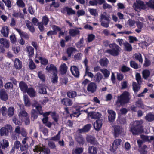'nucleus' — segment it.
<instances>
[{"instance_id":"f257e3e1","label":"nucleus","mask_w":154,"mask_h":154,"mask_svg":"<svg viewBox=\"0 0 154 154\" xmlns=\"http://www.w3.org/2000/svg\"><path fill=\"white\" fill-rule=\"evenodd\" d=\"M143 122L141 121H136L130 127L129 131L134 135H137L143 132Z\"/></svg>"},{"instance_id":"f03ea898","label":"nucleus","mask_w":154,"mask_h":154,"mask_svg":"<svg viewBox=\"0 0 154 154\" xmlns=\"http://www.w3.org/2000/svg\"><path fill=\"white\" fill-rule=\"evenodd\" d=\"M130 93L128 91H125L119 96L118 97L116 103H119L121 105H124L129 102Z\"/></svg>"},{"instance_id":"7ed1b4c3","label":"nucleus","mask_w":154,"mask_h":154,"mask_svg":"<svg viewBox=\"0 0 154 154\" xmlns=\"http://www.w3.org/2000/svg\"><path fill=\"white\" fill-rule=\"evenodd\" d=\"M109 48L110 49L105 50V53L113 56H117L119 55L121 48L116 44L115 43L110 44Z\"/></svg>"},{"instance_id":"20e7f679","label":"nucleus","mask_w":154,"mask_h":154,"mask_svg":"<svg viewBox=\"0 0 154 154\" xmlns=\"http://www.w3.org/2000/svg\"><path fill=\"white\" fill-rule=\"evenodd\" d=\"M46 69L49 72L53 73L52 82L53 83H57V67L53 64H51L47 66Z\"/></svg>"},{"instance_id":"39448f33","label":"nucleus","mask_w":154,"mask_h":154,"mask_svg":"<svg viewBox=\"0 0 154 154\" xmlns=\"http://www.w3.org/2000/svg\"><path fill=\"white\" fill-rule=\"evenodd\" d=\"M33 151L37 153L39 152H43L44 154H49L50 153V149L43 144L35 146L34 148L33 149Z\"/></svg>"},{"instance_id":"423d86ee","label":"nucleus","mask_w":154,"mask_h":154,"mask_svg":"<svg viewBox=\"0 0 154 154\" xmlns=\"http://www.w3.org/2000/svg\"><path fill=\"white\" fill-rule=\"evenodd\" d=\"M110 18L109 16H106L105 15L101 14L100 20L101 26L106 28H108L110 23Z\"/></svg>"},{"instance_id":"0eeeda50","label":"nucleus","mask_w":154,"mask_h":154,"mask_svg":"<svg viewBox=\"0 0 154 154\" xmlns=\"http://www.w3.org/2000/svg\"><path fill=\"white\" fill-rule=\"evenodd\" d=\"M114 129L113 135L115 138L118 137L124 133L123 128L121 126L115 125L113 126Z\"/></svg>"},{"instance_id":"6e6552de","label":"nucleus","mask_w":154,"mask_h":154,"mask_svg":"<svg viewBox=\"0 0 154 154\" xmlns=\"http://www.w3.org/2000/svg\"><path fill=\"white\" fill-rule=\"evenodd\" d=\"M133 7L135 10L140 9L144 10L146 8L144 2L141 1H137L136 3H134Z\"/></svg>"},{"instance_id":"1a4fd4ad","label":"nucleus","mask_w":154,"mask_h":154,"mask_svg":"<svg viewBox=\"0 0 154 154\" xmlns=\"http://www.w3.org/2000/svg\"><path fill=\"white\" fill-rule=\"evenodd\" d=\"M122 140L120 139H116L112 143L110 150L111 152H114L118 148V146L120 144Z\"/></svg>"},{"instance_id":"9d476101","label":"nucleus","mask_w":154,"mask_h":154,"mask_svg":"<svg viewBox=\"0 0 154 154\" xmlns=\"http://www.w3.org/2000/svg\"><path fill=\"white\" fill-rule=\"evenodd\" d=\"M88 116L91 119H99L101 117L102 114L98 112L91 111L88 112Z\"/></svg>"},{"instance_id":"9b49d317","label":"nucleus","mask_w":154,"mask_h":154,"mask_svg":"<svg viewBox=\"0 0 154 154\" xmlns=\"http://www.w3.org/2000/svg\"><path fill=\"white\" fill-rule=\"evenodd\" d=\"M70 70L72 75L75 77L78 78L79 76V71L78 68L75 66H72Z\"/></svg>"},{"instance_id":"f8f14e48","label":"nucleus","mask_w":154,"mask_h":154,"mask_svg":"<svg viewBox=\"0 0 154 154\" xmlns=\"http://www.w3.org/2000/svg\"><path fill=\"white\" fill-rule=\"evenodd\" d=\"M87 141L93 145H96L98 144V142L96 140V138L94 136L87 135L86 137Z\"/></svg>"},{"instance_id":"ddd939ff","label":"nucleus","mask_w":154,"mask_h":154,"mask_svg":"<svg viewBox=\"0 0 154 154\" xmlns=\"http://www.w3.org/2000/svg\"><path fill=\"white\" fill-rule=\"evenodd\" d=\"M103 121L102 119H97L94 125V127L95 130L98 131L101 128Z\"/></svg>"},{"instance_id":"4468645a","label":"nucleus","mask_w":154,"mask_h":154,"mask_svg":"<svg viewBox=\"0 0 154 154\" xmlns=\"http://www.w3.org/2000/svg\"><path fill=\"white\" fill-rule=\"evenodd\" d=\"M97 86L96 84L94 82H91L88 85L87 90L91 93H94L96 91Z\"/></svg>"},{"instance_id":"2eb2a0df","label":"nucleus","mask_w":154,"mask_h":154,"mask_svg":"<svg viewBox=\"0 0 154 154\" xmlns=\"http://www.w3.org/2000/svg\"><path fill=\"white\" fill-rule=\"evenodd\" d=\"M68 67L65 63L62 64L59 67L60 75H64L66 74L67 71Z\"/></svg>"},{"instance_id":"dca6fc26","label":"nucleus","mask_w":154,"mask_h":154,"mask_svg":"<svg viewBox=\"0 0 154 154\" xmlns=\"http://www.w3.org/2000/svg\"><path fill=\"white\" fill-rule=\"evenodd\" d=\"M19 106L20 110L19 113V116L20 117H23L24 118L27 117L28 116V114L25 111L23 105H20Z\"/></svg>"},{"instance_id":"f3484780","label":"nucleus","mask_w":154,"mask_h":154,"mask_svg":"<svg viewBox=\"0 0 154 154\" xmlns=\"http://www.w3.org/2000/svg\"><path fill=\"white\" fill-rule=\"evenodd\" d=\"M91 127V125L90 124H88L85 125L83 128L79 129L78 131L80 133L88 132L90 130Z\"/></svg>"},{"instance_id":"a211bd4d","label":"nucleus","mask_w":154,"mask_h":154,"mask_svg":"<svg viewBox=\"0 0 154 154\" xmlns=\"http://www.w3.org/2000/svg\"><path fill=\"white\" fill-rule=\"evenodd\" d=\"M66 12H67L68 15H70L72 14H75V12L72 8L69 7L68 6L65 7L63 8L62 12L64 13Z\"/></svg>"},{"instance_id":"6ab92c4d","label":"nucleus","mask_w":154,"mask_h":154,"mask_svg":"<svg viewBox=\"0 0 154 154\" xmlns=\"http://www.w3.org/2000/svg\"><path fill=\"white\" fill-rule=\"evenodd\" d=\"M108 113L109 114L108 119L109 121L113 122L116 118V113L112 110H108Z\"/></svg>"},{"instance_id":"aec40b11","label":"nucleus","mask_w":154,"mask_h":154,"mask_svg":"<svg viewBox=\"0 0 154 154\" xmlns=\"http://www.w3.org/2000/svg\"><path fill=\"white\" fill-rule=\"evenodd\" d=\"M69 81L68 78L66 76H62L60 78V85H66Z\"/></svg>"},{"instance_id":"412c9836","label":"nucleus","mask_w":154,"mask_h":154,"mask_svg":"<svg viewBox=\"0 0 154 154\" xmlns=\"http://www.w3.org/2000/svg\"><path fill=\"white\" fill-rule=\"evenodd\" d=\"M25 23L27 28L32 33H34L35 32V29L33 26L32 23L28 20L25 21Z\"/></svg>"},{"instance_id":"4be33fe9","label":"nucleus","mask_w":154,"mask_h":154,"mask_svg":"<svg viewBox=\"0 0 154 154\" xmlns=\"http://www.w3.org/2000/svg\"><path fill=\"white\" fill-rule=\"evenodd\" d=\"M0 98L4 101H6L8 99V96L6 91L4 89L0 90Z\"/></svg>"},{"instance_id":"5701e85b","label":"nucleus","mask_w":154,"mask_h":154,"mask_svg":"<svg viewBox=\"0 0 154 154\" xmlns=\"http://www.w3.org/2000/svg\"><path fill=\"white\" fill-rule=\"evenodd\" d=\"M69 33L70 36L74 37L80 34V31L78 29H70L69 30Z\"/></svg>"},{"instance_id":"b1692460","label":"nucleus","mask_w":154,"mask_h":154,"mask_svg":"<svg viewBox=\"0 0 154 154\" xmlns=\"http://www.w3.org/2000/svg\"><path fill=\"white\" fill-rule=\"evenodd\" d=\"M132 89L135 93L138 92L140 88V85H139L135 82H133L132 84Z\"/></svg>"},{"instance_id":"393cba45","label":"nucleus","mask_w":154,"mask_h":154,"mask_svg":"<svg viewBox=\"0 0 154 154\" xmlns=\"http://www.w3.org/2000/svg\"><path fill=\"white\" fill-rule=\"evenodd\" d=\"M61 102L65 106H71L72 104V100L68 98H66L62 99L61 100Z\"/></svg>"},{"instance_id":"a878e982","label":"nucleus","mask_w":154,"mask_h":154,"mask_svg":"<svg viewBox=\"0 0 154 154\" xmlns=\"http://www.w3.org/2000/svg\"><path fill=\"white\" fill-rule=\"evenodd\" d=\"M141 138L144 141L148 142H150L151 141L154 140V137L153 136H149L145 135H142L141 136Z\"/></svg>"},{"instance_id":"bb28decb","label":"nucleus","mask_w":154,"mask_h":154,"mask_svg":"<svg viewBox=\"0 0 154 154\" xmlns=\"http://www.w3.org/2000/svg\"><path fill=\"white\" fill-rule=\"evenodd\" d=\"M123 45L125 50L127 51L130 52L132 50L133 48L131 45L127 41L123 43Z\"/></svg>"},{"instance_id":"cd10ccee","label":"nucleus","mask_w":154,"mask_h":154,"mask_svg":"<svg viewBox=\"0 0 154 154\" xmlns=\"http://www.w3.org/2000/svg\"><path fill=\"white\" fill-rule=\"evenodd\" d=\"M136 26L138 29L135 30V31L137 33H140L141 31L143 26V23L139 21H136Z\"/></svg>"},{"instance_id":"c85d7f7f","label":"nucleus","mask_w":154,"mask_h":154,"mask_svg":"<svg viewBox=\"0 0 154 154\" xmlns=\"http://www.w3.org/2000/svg\"><path fill=\"white\" fill-rule=\"evenodd\" d=\"M1 32L4 36L8 37L9 32V29L8 27L6 26L3 27L1 30Z\"/></svg>"},{"instance_id":"c756f323","label":"nucleus","mask_w":154,"mask_h":154,"mask_svg":"<svg viewBox=\"0 0 154 154\" xmlns=\"http://www.w3.org/2000/svg\"><path fill=\"white\" fill-rule=\"evenodd\" d=\"M19 87L23 92H26L28 89V86L23 81L20 82L19 83Z\"/></svg>"},{"instance_id":"7c9ffc66","label":"nucleus","mask_w":154,"mask_h":154,"mask_svg":"<svg viewBox=\"0 0 154 154\" xmlns=\"http://www.w3.org/2000/svg\"><path fill=\"white\" fill-rule=\"evenodd\" d=\"M109 62V60L106 58L101 59L99 61V63L102 67L107 66Z\"/></svg>"},{"instance_id":"2f4dec72","label":"nucleus","mask_w":154,"mask_h":154,"mask_svg":"<svg viewBox=\"0 0 154 154\" xmlns=\"http://www.w3.org/2000/svg\"><path fill=\"white\" fill-rule=\"evenodd\" d=\"M142 76L145 80H147L150 75V72L148 69H145L142 72Z\"/></svg>"},{"instance_id":"473e14b6","label":"nucleus","mask_w":154,"mask_h":154,"mask_svg":"<svg viewBox=\"0 0 154 154\" xmlns=\"http://www.w3.org/2000/svg\"><path fill=\"white\" fill-rule=\"evenodd\" d=\"M26 51L28 52V55L30 57H32L34 54V49L31 46L26 47Z\"/></svg>"},{"instance_id":"72a5a7b5","label":"nucleus","mask_w":154,"mask_h":154,"mask_svg":"<svg viewBox=\"0 0 154 154\" xmlns=\"http://www.w3.org/2000/svg\"><path fill=\"white\" fill-rule=\"evenodd\" d=\"M0 43L3 44L6 48H8L9 47V42L6 39L1 38L0 39Z\"/></svg>"},{"instance_id":"f704fd0d","label":"nucleus","mask_w":154,"mask_h":154,"mask_svg":"<svg viewBox=\"0 0 154 154\" xmlns=\"http://www.w3.org/2000/svg\"><path fill=\"white\" fill-rule=\"evenodd\" d=\"M145 118L146 120L148 122L152 121L154 120V114L151 112L149 113L146 116Z\"/></svg>"},{"instance_id":"c9c22d12","label":"nucleus","mask_w":154,"mask_h":154,"mask_svg":"<svg viewBox=\"0 0 154 154\" xmlns=\"http://www.w3.org/2000/svg\"><path fill=\"white\" fill-rule=\"evenodd\" d=\"M76 140L80 144L83 145L85 143V139L82 136L79 135L76 138Z\"/></svg>"},{"instance_id":"e433bc0d","label":"nucleus","mask_w":154,"mask_h":154,"mask_svg":"<svg viewBox=\"0 0 154 154\" xmlns=\"http://www.w3.org/2000/svg\"><path fill=\"white\" fill-rule=\"evenodd\" d=\"M67 96L70 98H73L77 96L76 92L74 91L70 90L67 93Z\"/></svg>"},{"instance_id":"4c0bfd02","label":"nucleus","mask_w":154,"mask_h":154,"mask_svg":"<svg viewBox=\"0 0 154 154\" xmlns=\"http://www.w3.org/2000/svg\"><path fill=\"white\" fill-rule=\"evenodd\" d=\"M29 95L31 97H34L35 95V91L32 88L27 89L26 91Z\"/></svg>"},{"instance_id":"58836bf2","label":"nucleus","mask_w":154,"mask_h":154,"mask_svg":"<svg viewBox=\"0 0 154 154\" xmlns=\"http://www.w3.org/2000/svg\"><path fill=\"white\" fill-rule=\"evenodd\" d=\"M39 92L42 94H46L47 91L45 85L43 84H40L39 85Z\"/></svg>"},{"instance_id":"ea45409f","label":"nucleus","mask_w":154,"mask_h":154,"mask_svg":"<svg viewBox=\"0 0 154 154\" xmlns=\"http://www.w3.org/2000/svg\"><path fill=\"white\" fill-rule=\"evenodd\" d=\"M14 66L18 69H20L22 67V63L18 59H15L14 61Z\"/></svg>"},{"instance_id":"a19ab883","label":"nucleus","mask_w":154,"mask_h":154,"mask_svg":"<svg viewBox=\"0 0 154 154\" xmlns=\"http://www.w3.org/2000/svg\"><path fill=\"white\" fill-rule=\"evenodd\" d=\"M88 153L91 154H96L97 153V149L94 146H89L88 148Z\"/></svg>"},{"instance_id":"79ce46f5","label":"nucleus","mask_w":154,"mask_h":154,"mask_svg":"<svg viewBox=\"0 0 154 154\" xmlns=\"http://www.w3.org/2000/svg\"><path fill=\"white\" fill-rule=\"evenodd\" d=\"M15 109L14 107L11 106L8 108L7 110V114L10 117H12L14 114Z\"/></svg>"},{"instance_id":"37998d69","label":"nucleus","mask_w":154,"mask_h":154,"mask_svg":"<svg viewBox=\"0 0 154 154\" xmlns=\"http://www.w3.org/2000/svg\"><path fill=\"white\" fill-rule=\"evenodd\" d=\"M76 51V49L75 48L72 47H69L67 48V53L68 57H70L72 54L75 51Z\"/></svg>"},{"instance_id":"c03bdc74","label":"nucleus","mask_w":154,"mask_h":154,"mask_svg":"<svg viewBox=\"0 0 154 154\" xmlns=\"http://www.w3.org/2000/svg\"><path fill=\"white\" fill-rule=\"evenodd\" d=\"M140 154H147L148 148L146 145H143L140 149Z\"/></svg>"},{"instance_id":"a18cd8bd","label":"nucleus","mask_w":154,"mask_h":154,"mask_svg":"<svg viewBox=\"0 0 154 154\" xmlns=\"http://www.w3.org/2000/svg\"><path fill=\"white\" fill-rule=\"evenodd\" d=\"M100 71H101L103 74L105 78H107L109 77L110 72L107 69H100Z\"/></svg>"},{"instance_id":"49530a36","label":"nucleus","mask_w":154,"mask_h":154,"mask_svg":"<svg viewBox=\"0 0 154 154\" xmlns=\"http://www.w3.org/2000/svg\"><path fill=\"white\" fill-rule=\"evenodd\" d=\"M3 143H0V147L2 148L3 149H5V148L7 147L9 145L8 142L5 140H3Z\"/></svg>"},{"instance_id":"de8ad7c7","label":"nucleus","mask_w":154,"mask_h":154,"mask_svg":"<svg viewBox=\"0 0 154 154\" xmlns=\"http://www.w3.org/2000/svg\"><path fill=\"white\" fill-rule=\"evenodd\" d=\"M135 79L137 82V84L139 85H141L142 83V81L141 75L139 73H137L136 74Z\"/></svg>"},{"instance_id":"09e8293b","label":"nucleus","mask_w":154,"mask_h":154,"mask_svg":"<svg viewBox=\"0 0 154 154\" xmlns=\"http://www.w3.org/2000/svg\"><path fill=\"white\" fill-rule=\"evenodd\" d=\"M32 119L33 120L36 119L38 117V112L35 109H33L31 112Z\"/></svg>"},{"instance_id":"8fccbe9b","label":"nucleus","mask_w":154,"mask_h":154,"mask_svg":"<svg viewBox=\"0 0 154 154\" xmlns=\"http://www.w3.org/2000/svg\"><path fill=\"white\" fill-rule=\"evenodd\" d=\"M103 77V76L100 73L97 72L95 75L96 82L97 83H99L100 81L102 79Z\"/></svg>"},{"instance_id":"3c124183","label":"nucleus","mask_w":154,"mask_h":154,"mask_svg":"<svg viewBox=\"0 0 154 154\" xmlns=\"http://www.w3.org/2000/svg\"><path fill=\"white\" fill-rule=\"evenodd\" d=\"M151 62L150 59L145 57L143 66L145 67H148L151 65Z\"/></svg>"},{"instance_id":"603ef678","label":"nucleus","mask_w":154,"mask_h":154,"mask_svg":"<svg viewBox=\"0 0 154 154\" xmlns=\"http://www.w3.org/2000/svg\"><path fill=\"white\" fill-rule=\"evenodd\" d=\"M23 98L25 106L28 107L30 106L31 103L29 100L28 96L27 95H24L23 96Z\"/></svg>"},{"instance_id":"864d4df0","label":"nucleus","mask_w":154,"mask_h":154,"mask_svg":"<svg viewBox=\"0 0 154 154\" xmlns=\"http://www.w3.org/2000/svg\"><path fill=\"white\" fill-rule=\"evenodd\" d=\"M135 59L138 60L141 63H143V59L142 58V56L140 53L139 54H134Z\"/></svg>"},{"instance_id":"5fc2aeb1","label":"nucleus","mask_w":154,"mask_h":154,"mask_svg":"<svg viewBox=\"0 0 154 154\" xmlns=\"http://www.w3.org/2000/svg\"><path fill=\"white\" fill-rule=\"evenodd\" d=\"M83 151V149L82 147H78L76 148L74 151L72 152V154H80Z\"/></svg>"},{"instance_id":"6e6d98bb","label":"nucleus","mask_w":154,"mask_h":154,"mask_svg":"<svg viewBox=\"0 0 154 154\" xmlns=\"http://www.w3.org/2000/svg\"><path fill=\"white\" fill-rule=\"evenodd\" d=\"M9 132L5 129V128L2 127L0 130V133L1 136L7 135L8 134Z\"/></svg>"},{"instance_id":"4d7b16f0","label":"nucleus","mask_w":154,"mask_h":154,"mask_svg":"<svg viewBox=\"0 0 154 154\" xmlns=\"http://www.w3.org/2000/svg\"><path fill=\"white\" fill-rule=\"evenodd\" d=\"M50 113L51 112H49L43 114V115L44 118L42 119V121L45 124L48 122V117L47 116L49 115Z\"/></svg>"},{"instance_id":"13d9d810","label":"nucleus","mask_w":154,"mask_h":154,"mask_svg":"<svg viewBox=\"0 0 154 154\" xmlns=\"http://www.w3.org/2000/svg\"><path fill=\"white\" fill-rule=\"evenodd\" d=\"M130 66L135 69H137L139 68V66L134 61L131 60L130 62Z\"/></svg>"},{"instance_id":"bf43d9fd","label":"nucleus","mask_w":154,"mask_h":154,"mask_svg":"<svg viewBox=\"0 0 154 154\" xmlns=\"http://www.w3.org/2000/svg\"><path fill=\"white\" fill-rule=\"evenodd\" d=\"M130 68L127 67L125 65H123L121 68V71L123 73H125L130 70Z\"/></svg>"},{"instance_id":"052dcab7","label":"nucleus","mask_w":154,"mask_h":154,"mask_svg":"<svg viewBox=\"0 0 154 154\" xmlns=\"http://www.w3.org/2000/svg\"><path fill=\"white\" fill-rule=\"evenodd\" d=\"M146 4L148 7L154 9V0H149Z\"/></svg>"},{"instance_id":"680f3d73","label":"nucleus","mask_w":154,"mask_h":154,"mask_svg":"<svg viewBox=\"0 0 154 154\" xmlns=\"http://www.w3.org/2000/svg\"><path fill=\"white\" fill-rule=\"evenodd\" d=\"M136 23V21L129 19L127 21V23L130 27L133 26Z\"/></svg>"},{"instance_id":"e2e57ef3","label":"nucleus","mask_w":154,"mask_h":154,"mask_svg":"<svg viewBox=\"0 0 154 154\" xmlns=\"http://www.w3.org/2000/svg\"><path fill=\"white\" fill-rule=\"evenodd\" d=\"M95 36L94 34H89L87 38L88 41L89 42H91L95 39Z\"/></svg>"},{"instance_id":"0e129e2a","label":"nucleus","mask_w":154,"mask_h":154,"mask_svg":"<svg viewBox=\"0 0 154 154\" xmlns=\"http://www.w3.org/2000/svg\"><path fill=\"white\" fill-rule=\"evenodd\" d=\"M29 68L31 69H33L35 68V65L31 59H29Z\"/></svg>"},{"instance_id":"69168bd1","label":"nucleus","mask_w":154,"mask_h":154,"mask_svg":"<svg viewBox=\"0 0 154 154\" xmlns=\"http://www.w3.org/2000/svg\"><path fill=\"white\" fill-rule=\"evenodd\" d=\"M89 11L92 15L96 16L98 15L97 10L96 9H89Z\"/></svg>"},{"instance_id":"338daca9","label":"nucleus","mask_w":154,"mask_h":154,"mask_svg":"<svg viewBox=\"0 0 154 154\" xmlns=\"http://www.w3.org/2000/svg\"><path fill=\"white\" fill-rule=\"evenodd\" d=\"M29 148L28 144H21L20 147V150L21 152L27 151Z\"/></svg>"},{"instance_id":"774afa93","label":"nucleus","mask_w":154,"mask_h":154,"mask_svg":"<svg viewBox=\"0 0 154 154\" xmlns=\"http://www.w3.org/2000/svg\"><path fill=\"white\" fill-rule=\"evenodd\" d=\"M13 85L11 82H8L6 83L5 85V88L6 89H9L11 88H13Z\"/></svg>"}]
</instances>
